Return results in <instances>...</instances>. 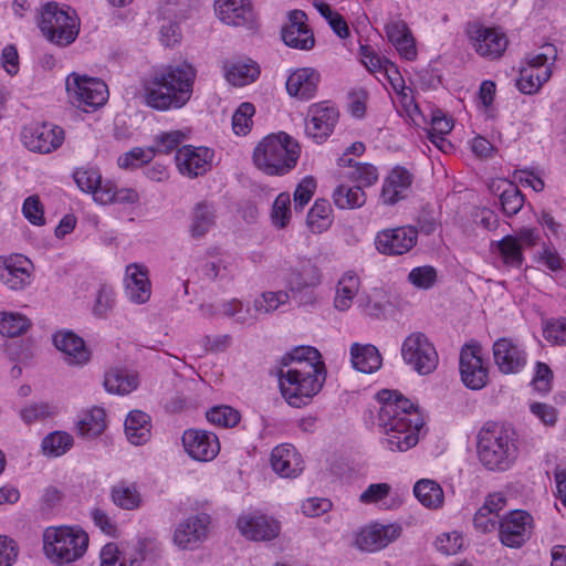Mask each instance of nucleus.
<instances>
[{
  "instance_id": "1",
  "label": "nucleus",
  "mask_w": 566,
  "mask_h": 566,
  "mask_svg": "<svg viewBox=\"0 0 566 566\" xmlns=\"http://www.w3.org/2000/svg\"><path fill=\"white\" fill-rule=\"evenodd\" d=\"M380 405L378 427L384 437L381 444L392 452H403L419 441L423 419L415 405L397 391L384 389L377 394Z\"/></svg>"
},
{
  "instance_id": "2",
  "label": "nucleus",
  "mask_w": 566,
  "mask_h": 566,
  "mask_svg": "<svg viewBox=\"0 0 566 566\" xmlns=\"http://www.w3.org/2000/svg\"><path fill=\"white\" fill-rule=\"evenodd\" d=\"M196 76L186 62L156 72L144 85L146 105L161 112L182 108L192 96Z\"/></svg>"
},
{
  "instance_id": "3",
  "label": "nucleus",
  "mask_w": 566,
  "mask_h": 566,
  "mask_svg": "<svg viewBox=\"0 0 566 566\" xmlns=\"http://www.w3.org/2000/svg\"><path fill=\"white\" fill-rule=\"evenodd\" d=\"M476 451L481 464L489 471L509 470L518 455L515 432L496 422H486L478 432Z\"/></svg>"
},
{
  "instance_id": "4",
  "label": "nucleus",
  "mask_w": 566,
  "mask_h": 566,
  "mask_svg": "<svg viewBox=\"0 0 566 566\" xmlns=\"http://www.w3.org/2000/svg\"><path fill=\"white\" fill-rule=\"evenodd\" d=\"M279 387L282 397L293 408L307 406L316 396L326 378L325 369L298 363L291 368H279Z\"/></svg>"
},
{
  "instance_id": "5",
  "label": "nucleus",
  "mask_w": 566,
  "mask_h": 566,
  "mask_svg": "<svg viewBox=\"0 0 566 566\" xmlns=\"http://www.w3.org/2000/svg\"><path fill=\"white\" fill-rule=\"evenodd\" d=\"M301 154L298 143L286 133L269 135L254 148L253 163L271 176H281L295 167Z\"/></svg>"
},
{
  "instance_id": "6",
  "label": "nucleus",
  "mask_w": 566,
  "mask_h": 566,
  "mask_svg": "<svg viewBox=\"0 0 566 566\" xmlns=\"http://www.w3.org/2000/svg\"><path fill=\"white\" fill-rule=\"evenodd\" d=\"M39 28L51 43L67 46L80 32V21L75 11L64 9L55 2L45 3L40 12Z\"/></svg>"
},
{
  "instance_id": "7",
  "label": "nucleus",
  "mask_w": 566,
  "mask_h": 566,
  "mask_svg": "<svg viewBox=\"0 0 566 566\" xmlns=\"http://www.w3.org/2000/svg\"><path fill=\"white\" fill-rule=\"evenodd\" d=\"M43 548L54 563H72L80 558L87 548L88 536L78 528H48L43 535Z\"/></svg>"
},
{
  "instance_id": "8",
  "label": "nucleus",
  "mask_w": 566,
  "mask_h": 566,
  "mask_svg": "<svg viewBox=\"0 0 566 566\" xmlns=\"http://www.w3.org/2000/svg\"><path fill=\"white\" fill-rule=\"evenodd\" d=\"M406 365L419 375H429L438 366L439 356L430 339L421 332L409 334L401 344Z\"/></svg>"
},
{
  "instance_id": "9",
  "label": "nucleus",
  "mask_w": 566,
  "mask_h": 566,
  "mask_svg": "<svg viewBox=\"0 0 566 566\" xmlns=\"http://www.w3.org/2000/svg\"><path fill=\"white\" fill-rule=\"evenodd\" d=\"M322 282V273L311 260H302L292 266L285 277L286 286L293 298L301 305L315 303L314 289Z\"/></svg>"
},
{
  "instance_id": "10",
  "label": "nucleus",
  "mask_w": 566,
  "mask_h": 566,
  "mask_svg": "<svg viewBox=\"0 0 566 566\" xmlns=\"http://www.w3.org/2000/svg\"><path fill=\"white\" fill-rule=\"evenodd\" d=\"M65 87L69 97L78 105L95 108L104 105L108 98L107 85L97 77L72 73L66 77Z\"/></svg>"
},
{
  "instance_id": "11",
  "label": "nucleus",
  "mask_w": 566,
  "mask_h": 566,
  "mask_svg": "<svg viewBox=\"0 0 566 566\" xmlns=\"http://www.w3.org/2000/svg\"><path fill=\"white\" fill-rule=\"evenodd\" d=\"M533 517L523 510H514L499 520L500 542L510 548L522 547L532 535Z\"/></svg>"
},
{
  "instance_id": "12",
  "label": "nucleus",
  "mask_w": 566,
  "mask_h": 566,
  "mask_svg": "<svg viewBox=\"0 0 566 566\" xmlns=\"http://www.w3.org/2000/svg\"><path fill=\"white\" fill-rule=\"evenodd\" d=\"M64 132L61 127L48 123H33L21 133L23 145L31 151L49 154L62 145Z\"/></svg>"
},
{
  "instance_id": "13",
  "label": "nucleus",
  "mask_w": 566,
  "mask_h": 566,
  "mask_svg": "<svg viewBox=\"0 0 566 566\" xmlns=\"http://www.w3.org/2000/svg\"><path fill=\"white\" fill-rule=\"evenodd\" d=\"M305 124V133L316 144L324 143L333 133L338 120V111L326 102L310 106Z\"/></svg>"
},
{
  "instance_id": "14",
  "label": "nucleus",
  "mask_w": 566,
  "mask_h": 566,
  "mask_svg": "<svg viewBox=\"0 0 566 566\" xmlns=\"http://www.w3.org/2000/svg\"><path fill=\"white\" fill-rule=\"evenodd\" d=\"M460 375L465 387L480 390L488 384V368L484 367L479 345H465L460 353Z\"/></svg>"
},
{
  "instance_id": "15",
  "label": "nucleus",
  "mask_w": 566,
  "mask_h": 566,
  "mask_svg": "<svg viewBox=\"0 0 566 566\" xmlns=\"http://www.w3.org/2000/svg\"><path fill=\"white\" fill-rule=\"evenodd\" d=\"M418 231L413 227L385 229L377 233L375 247L386 255H401L410 251L417 243Z\"/></svg>"
},
{
  "instance_id": "16",
  "label": "nucleus",
  "mask_w": 566,
  "mask_h": 566,
  "mask_svg": "<svg viewBox=\"0 0 566 566\" xmlns=\"http://www.w3.org/2000/svg\"><path fill=\"white\" fill-rule=\"evenodd\" d=\"M493 358L502 374H517L527 363L525 349L511 338L502 337L493 344Z\"/></svg>"
},
{
  "instance_id": "17",
  "label": "nucleus",
  "mask_w": 566,
  "mask_h": 566,
  "mask_svg": "<svg viewBox=\"0 0 566 566\" xmlns=\"http://www.w3.org/2000/svg\"><path fill=\"white\" fill-rule=\"evenodd\" d=\"M209 525L208 514L189 516L177 525L174 543L181 549H195L208 537Z\"/></svg>"
},
{
  "instance_id": "18",
  "label": "nucleus",
  "mask_w": 566,
  "mask_h": 566,
  "mask_svg": "<svg viewBox=\"0 0 566 566\" xmlns=\"http://www.w3.org/2000/svg\"><path fill=\"white\" fill-rule=\"evenodd\" d=\"M182 444L189 457L196 461H211L220 451L218 437L206 430H186L182 434Z\"/></svg>"
},
{
  "instance_id": "19",
  "label": "nucleus",
  "mask_w": 566,
  "mask_h": 566,
  "mask_svg": "<svg viewBox=\"0 0 566 566\" xmlns=\"http://www.w3.org/2000/svg\"><path fill=\"white\" fill-rule=\"evenodd\" d=\"M214 7L223 23L249 30L255 28L256 17L250 0H216Z\"/></svg>"
},
{
  "instance_id": "20",
  "label": "nucleus",
  "mask_w": 566,
  "mask_h": 566,
  "mask_svg": "<svg viewBox=\"0 0 566 566\" xmlns=\"http://www.w3.org/2000/svg\"><path fill=\"white\" fill-rule=\"evenodd\" d=\"M212 157L213 151L207 147L185 145L177 149L176 164L182 175L195 178L208 171Z\"/></svg>"
},
{
  "instance_id": "21",
  "label": "nucleus",
  "mask_w": 566,
  "mask_h": 566,
  "mask_svg": "<svg viewBox=\"0 0 566 566\" xmlns=\"http://www.w3.org/2000/svg\"><path fill=\"white\" fill-rule=\"evenodd\" d=\"M31 261L22 254L0 258V282L10 290H22L30 284Z\"/></svg>"
},
{
  "instance_id": "22",
  "label": "nucleus",
  "mask_w": 566,
  "mask_h": 566,
  "mask_svg": "<svg viewBox=\"0 0 566 566\" xmlns=\"http://www.w3.org/2000/svg\"><path fill=\"white\" fill-rule=\"evenodd\" d=\"M307 15L302 10H293L289 13V23L282 29V40L293 49L311 50L315 39L313 32L306 25Z\"/></svg>"
},
{
  "instance_id": "23",
  "label": "nucleus",
  "mask_w": 566,
  "mask_h": 566,
  "mask_svg": "<svg viewBox=\"0 0 566 566\" xmlns=\"http://www.w3.org/2000/svg\"><path fill=\"white\" fill-rule=\"evenodd\" d=\"M475 51L485 57L497 59L507 48V39L499 29L476 27L470 31Z\"/></svg>"
},
{
  "instance_id": "24",
  "label": "nucleus",
  "mask_w": 566,
  "mask_h": 566,
  "mask_svg": "<svg viewBox=\"0 0 566 566\" xmlns=\"http://www.w3.org/2000/svg\"><path fill=\"white\" fill-rule=\"evenodd\" d=\"M321 82V74L313 67H301L293 71L285 83L290 96L301 101L312 99Z\"/></svg>"
},
{
  "instance_id": "25",
  "label": "nucleus",
  "mask_w": 566,
  "mask_h": 566,
  "mask_svg": "<svg viewBox=\"0 0 566 566\" xmlns=\"http://www.w3.org/2000/svg\"><path fill=\"white\" fill-rule=\"evenodd\" d=\"M412 174L401 166L391 169L384 179L380 198L385 205H395L408 196L412 185Z\"/></svg>"
},
{
  "instance_id": "26",
  "label": "nucleus",
  "mask_w": 566,
  "mask_h": 566,
  "mask_svg": "<svg viewBox=\"0 0 566 566\" xmlns=\"http://www.w3.org/2000/svg\"><path fill=\"white\" fill-rule=\"evenodd\" d=\"M125 294L136 304L146 303L151 295L148 270L145 265L132 263L126 266Z\"/></svg>"
},
{
  "instance_id": "27",
  "label": "nucleus",
  "mask_w": 566,
  "mask_h": 566,
  "mask_svg": "<svg viewBox=\"0 0 566 566\" xmlns=\"http://www.w3.org/2000/svg\"><path fill=\"white\" fill-rule=\"evenodd\" d=\"M400 531L396 525H371L357 534L356 546L366 552L379 551L398 538Z\"/></svg>"
},
{
  "instance_id": "28",
  "label": "nucleus",
  "mask_w": 566,
  "mask_h": 566,
  "mask_svg": "<svg viewBox=\"0 0 566 566\" xmlns=\"http://www.w3.org/2000/svg\"><path fill=\"white\" fill-rule=\"evenodd\" d=\"M240 533L252 541H271L280 533L279 523L265 515H245L238 520Z\"/></svg>"
},
{
  "instance_id": "29",
  "label": "nucleus",
  "mask_w": 566,
  "mask_h": 566,
  "mask_svg": "<svg viewBox=\"0 0 566 566\" xmlns=\"http://www.w3.org/2000/svg\"><path fill=\"white\" fill-rule=\"evenodd\" d=\"M272 469L282 478L294 479L298 476L304 462L298 451L292 444H281L271 452Z\"/></svg>"
},
{
  "instance_id": "30",
  "label": "nucleus",
  "mask_w": 566,
  "mask_h": 566,
  "mask_svg": "<svg viewBox=\"0 0 566 566\" xmlns=\"http://www.w3.org/2000/svg\"><path fill=\"white\" fill-rule=\"evenodd\" d=\"M54 346L65 355L69 365L82 366L91 358V352L84 340L70 331L57 332L53 335Z\"/></svg>"
},
{
  "instance_id": "31",
  "label": "nucleus",
  "mask_w": 566,
  "mask_h": 566,
  "mask_svg": "<svg viewBox=\"0 0 566 566\" xmlns=\"http://www.w3.org/2000/svg\"><path fill=\"white\" fill-rule=\"evenodd\" d=\"M226 80L233 86H245L260 76L259 64L250 57H237L223 63Z\"/></svg>"
},
{
  "instance_id": "32",
  "label": "nucleus",
  "mask_w": 566,
  "mask_h": 566,
  "mask_svg": "<svg viewBox=\"0 0 566 566\" xmlns=\"http://www.w3.org/2000/svg\"><path fill=\"white\" fill-rule=\"evenodd\" d=\"M217 211L212 203L207 201L193 206L189 216V233L193 239L203 238L214 226Z\"/></svg>"
},
{
  "instance_id": "33",
  "label": "nucleus",
  "mask_w": 566,
  "mask_h": 566,
  "mask_svg": "<svg viewBox=\"0 0 566 566\" xmlns=\"http://www.w3.org/2000/svg\"><path fill=\"white\" fill-rule=\"evenodd\" d=\"M350 361L356 370L373 374L381 367L382 358L376 346L354 343L350 346Z\"/></svg>"
},
{
  "instance_id": "34",
  "label": "nucleus",
  "mask_w": 566,
  "mask_h": 566,
  "mask_svg": "<svg viewBox=\"0 0 566 566\" xmlns=\"http://www.w3.org/2000/svg\"><path fill=\"white\" fill-rule=\"evenodd\" d=\"M150 417L142 410L130 411L125 419V434L134 446H143L150 438Z\"/></svg>"
},
{
  "instance_id": "35",
  "label": "nucleus",
  "mask_w": 566,
  "mask_h": 566,
  "mask_svg": "<svg viewBox=\"0 0 566 566\" xmlns=\"http://www.w3.org/2000/svg\"><path fill=\"white\" fill-rule=\"evenodd\" d=\"M109 496L115 506L125 511L138 510L143 505L136 483L119 481L111 488Z\"/></svg>"
},
{
  "instance_id": "36",
  "label": "nucleus",
  "mask_w": 566,
  "mask_h": 566,
  "mask_svg": "<svg viewBox=\"0 0 566 566\" xmlns=\"http://www.w3.org/2000/svg\"><path fill=\"white\" fill-rule=\"evenodd\" d=\"M360 287L359 276L353 272H345L339 279L334 298V306L338 311H347Z\"/></svg>"
},
{
  "instance_id": "37",
  "label": "nucleus",
  "mask_w": 566,
  "mask_h": 566,
  "mask_svg": "<svg viewBox=\"0 0 566 566\" xmlns=\"http://www.w3.org/2000/svg\"><path fill=\"white\" fill-rule=\"evenodd\" d=\"M103 384L106 391L111 394L127 395L138 387V376L114 368L106 371Z\"/></svg>"
},
{
  "instance_id": "38",
  "label": "nucleus",
  "mask_w": 566,
  "mask_h": 566,
  "mask_svg": "<svg viewBox=\"0 0 566 566\" xmlns=\"http://www.w3.org/2000/svg\"><path fill=\"white\" fill-rule=\"evenodd\" d=\"M237 270V263L230 256L207 261L201 266L202 275L212 282L232 280L235 276Z\"/></svg>"
},
{
  "instance_id": "39",
  "label": "nucleus",
  "mask_w": 566,
  "mask_h": 566,
  "mask_svg": "<svg viewBox=\"0 0 566 566\" xmlns=\"http://www.w3.org/2000/svg\"><path fill=\"white\" fill-rule=\"evenodd\" d=\"M494 252L497 253L503 265L506 268L518 269L523 264V250L514 235H506L497 241Z\"/></svg>"
},
{
  "instance_id": "40",
  "label": "nucleus",
  "mask_w": 566,
  "mask_h": 566,
  "mask_svg": "<svg viewBox=\"0 0 566 566\" xmlns=\"http://www.w3.org/2000/svg\"><path fill=\"white\" fill-rule=\"evenodd\" d=\"M551 75L552 70L549 67H522L516 80V87L523 94H534L549 80Z\"/></svg>"
},
{
  "instance_id": "41",
  "label": "nucleus",
  "mask_w": 566,
  "mask_h": 566,
  "mask_svg": "<svg viewBox=\"0 0 566 566\" xmlns=\"http://www.w3.org/2000/svg\"><path fill=\"white\" fill-rule=\"evenodd\" d=\"M413 494L423 506L429 509L440 507L444 500L440 484L429 479L418 481L413 486Z\"/></svg>"
},
{
  "instance_id": "42",
  "label": "nucleus",
  "mask_w": 566,
  "mask_h": 566,
  "mask_svg": "<svg viewBox=\"0 0 566 566\" xmlns=\"http://www.w3.org/2000/svg\"><path fill=\"white\" fill-rule=\"evenodd\" d=\"M298 363H306L311 366L325 369V365L321 360L319 352L312 346L296 347L291 353H286L281 358L280 368H291V366H297Z\"/></svg>"
},
{
  "instance_id": "43",
  "label": "nucleus",
  "mask_w": 566,
  "mask_h": 566,
  "mask_svg": "<svg viewBox=\"0 0 566 566\" xmlns=\"http://www.w3.org/2000/svg\"><path fill=\"white\" fill-rule=\"evenodd\" d=\"M105 417L106 413L103 408H92L77 422L78 433L90 439L99 436L106 428Z\"/></svg>"
},
{
  "instance_id": "44",
  "label": "nucleus",
  "mask_w": 566,
  "mask_h": 566,
  "mask_svg": "<svg viewBox=\"0 0 566 566\" xmlns=\"http://www.w3.org/2000/svg\"><path fill=\"white\" fill-rule=\"evenodd\" d=\"M333 200L339 209H357L366 202V195L360 187L339 185L333 192Z\"/></svg>"
},
{
  "instance_id": "45",
  "label": "nucleus",
  "mask_w": 566,
  "mask_h": 566,
  "mask_svg": "<svg viewBox=\"0 0 566 566\" xmlns=\"http://www.w3.org/2000/svg\"><path fill=\"white\" fill-rule=\"evenodd\" d=\"M31 326L30 319L13 312H0V334L7 337H18L24 334Z\"/></svg>"
},
{
  "instance_id": "46",
  "label": "nucleus",
  "mask_w": 566,
  "mask_h": 566,
  "mask_svg": "<svg viewBox=\"0 0 566 566\" xmlns=\"http://www.w3.org/2000/svg\"><path fill=\"white\" fill-rule=\"evenodd\" d=\"M221 313L222 316L233 318L241 325H251L258 321L254 308L244 307L242 301L238 298L221 302Z\"/></svg>"
},
{
  "instance_id": "47",
  "label": "nucleus",
  "mask_w": 566,
  "mask_h": 566,
  "mask_svg": "<svg viewBox=\"0 0 566 566\" xmlns=\"http://www.w3.org/2000/svg\"><path fill=\"white\" fill-rule=\"evenodd\" d=\"M307 224L313 232H322L332 224V207L327 200H316L307 214Z\"/></svg>"
},
{
  "instance_id": "48",
  "label": "nucleus",
  "mask_w": 566,
  "mask_h": 566,
  "mask_svg": "<svg viewBox=\"0 0 566 566\" xmlns=\"http://www.w3.org/2000/svg\"><path fill=\"white\" fill-rule=\"evenodd\" d=\"M290 295L286 291L264 292L253 302L255 315L270 314L289 302Z\"/></svg>"
},
{
  "instance_id": "49",
  "label": "nucleus",
  "mask_w": 566,
  "mask_h": 566,
  "mask_svg": "<svg viewBox=\"0 0 566 566\" xmlns=\"http://www.w3.org/2000/svg\"><path fill=\"white\" fill-rule=\"evenodd\" d=\"M72 446L73 437L63 431L52 432L42 441V450L50 457H60L69 451Z\"/></svg>"
},
{
  "instance_id": "50",
  "label": "nucleus",
  "mask_w": 566,
  "mask_h": 566,
  "mask_svg": "<svg viewBox=\"0 0 566 566\" xmlns=\"http://www.w3.org/2000/svg\"><path fill=\"white\" fill-rule=\"evenodd\" d=\"M206 417L210 423L221 428H233L241 419L238 410L226 405L212 407L207 411Z\"/></svg>"
},
{
  "instance_id": "51",
  "label": "nucleus",
  "mask_w": 566,
  "mask_h": 566,
  "mask_svg": "<svg viewBox=\"0 0 566 566\" xmlns=\"http://www.w3.org/2000/svg\"><path fill=\"white\" fill-rule=\"evenodd\" d=\"M347 178L356 184L357 187H370L378 180L377 168L368 163H356L349 170Z\"/></svg>"
},
{
  "instance_id": "52",
  "label": "nucleus",
  "mask_w": 566,
  "mask_h": 566,
  "mask_svg": "<svg viewBox=\"0 0 566 566\" xmlns=\"http://www.w3.org/2000/svg\"><path fill=\"white\" fill-rule=\"evenodd\" d=\"M438 280L437 270L431 265L413 268L408 274V282L419 290H429Z\"/></svg>"
},
{
  "instance_id": "53",
  "label": "nucleus",
  "mask_w": 566,
  "mask_h": 566,
  "mask_svg": "<svg viewBox=\"0 0 566 566\" xmlns=\"http://www.w3.org/2000/svg\"><path fill=\"white\" fill-rule=\"evenodd\" d=\"M500 202L503 212L507 217H512L522 209L524 203V196L515 185L507 184L506 188L503 189L500 196Z\"/></svg>"
},
{
  "instance_id": "54",
  "label": "nucleus",
  "mask_w": 566,
  "mask_h": 566,
  "mask_svg": "<svg viewBox=\"0 0 566 566\" xmlns=\"http://www.w3.org/2000/svg\"><path fill=\"white\" fill-rule=\"evenodd\" d=\"M255 108L251 103H242L232 116V128L237 135H247L252 125Z\"/></svg>"
},
{
  "instance_id": "55",
  "label": "nucleus",
  "mask_w": 566,
  "mask_h": 566,
  "mask_svg": "<svg viewBox=\"0 0 566 566\" xmlns=\"http://www.w3.org/2000/svg\"><path fill=\"white\" fill-rule=\"evenodd\" d=\"M291 198L287 192H281L274 200L271 211V219L274 226L284 228L290 221Z\"/></svg>"
},
{
  "instance_id": "56",
  "label": "nucleus",
  "mask_w": 566,
  "mask_h": 566,
  "mask_svg": "<svg viewBox=\"0 0 566 566\" xmlns=\"http://www.w3.org/2000/svg\"><path fill=\"white\" fill-rule=\"evenodd\" d=\"M155 155V149L149 147L148 149H144L140 147H135L124 155L118 157V166L120 168H135L142 164L149 163Z\"/></svg>"
},
{
  "instance_id": "57",
  "label": "nucleus",
  "mask_w": 566,
  "mask_h": 566,
  "mask_svg": "<svg viewBox=\"0 0 566 566\" xmlns=\"http://www.w3.org/2000/svg\"><path fill=\"white\" fill-rule=\"evenodd\" d=\"M557 59V49L552 43L544 44L539 52L532 53L527 56L526 67L545 69L554 64Z\"/></svg>"
},
{
  "instance_id": "58",
  "label": "nucleus",
  "mask_w": 566,
  "mask_h": 566,
  "mask_svg": "<svg viewBox=\"0 0 566 566\" xmlns=\"http://www.w3.org/2000/svg\"><path fill=\"white\" fill-rule=\"evenodd\" d=\"M102 175L93 167L80 168L74 172V180L82 191L92 193L101 182Z\"/></svg>"
},
{
  "instance_id": "59",
  "label": "nucleus",
  "mask_w": 566,
  "mask_h": 566,
  "mask_svg": "<svg viewBox=\"0 0 566 566\" xmlns=\"http://www.w3.org/2000/svg\"><path fill=\"white\" fill-rule=\"evenodd\" d=\"M22 213L24 218L34 226H43L45 223L43 205L36 195L29 196L24 199Z\"/></svg>"
},
{
  "instance_id": "60",
  "label": "nucleus",
  "mask_w": 566,
  "mask_h": 566,
  "mask_svg": "<svg viewBox=\"0 0 566 566\" xmlns=\"http://www.w3.org/2000/svg\"><path fill=\"white\" fill-rule=\"evenodd\" d=\"M315 189L316 182L313 177H305L302 179L293 195L295 211H302L304 209L312 199Z\"/></svg>"
},
{
  "instance_id": "61",
  "label": "nucleus",
  "mask_w": 566,
  "mask_h": 566,
  "mask_svg": "<svg viewBox=\"0 0 566 566\" xmlns=\"http://www.w3.org/2000/svg\"><path fill=\"white\" fill-rule=\"evenodd\" d=\"M115 303L114 291L112 287L102 285L96 294L95 302L93 305V314L96 317H105L107 313L113 308Z\"/></svg>"
},
{
  "instance_id": "62",
  "label": "nucleus",
  "mask_w": 566,
  "mask_h": 566,
  "mask_svg": "<svg viewBox=\"0 0 566 566\" xmlns=\"http://www.w3.org/2000/svg\"><path fill=\"white\" fill-rule=\"evenodd\" d=\"M184 137L180 130L163 133L155 138L153 149L155 153L169 154L179 147Z\"/></svg>"
},
{
  "instance_id": "63",
  "label": "nucleus",
  "mask_w": 566,
  "mask_h": 566,
  "mask_svg": "<svg viewBox=\"0 0 566 566\" xmlns=\"http://www.w3.org/2000/svg\"><path fill=\"white\" fill-rule=\"evenodd\" d=\"M544 337L555 345H566V318L552 319L544 327Z\"/></svg>"
},
{
  "instance_id": "64",
  "label": "nucleus",
  "mask_w": 566,
  "mask_h": 566,
  "mask_svg": "<svg viewBox=\"0 0 566 566\" xmlns=\"http://www.w3.org/2000/svg\"><path fill=\"white\" fill-rule=\"evenodd\" d=\"M553 381V371L545 363L538 361L535 367V375L532 379L534 388L543 394L551 391Z\"/></svg>"
}]
</instances>
